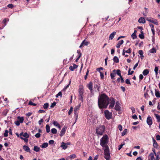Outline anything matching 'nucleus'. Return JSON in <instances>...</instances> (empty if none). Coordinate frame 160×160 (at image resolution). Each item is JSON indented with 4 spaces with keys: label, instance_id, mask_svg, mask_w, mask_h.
Wrapping results in <instances>:
<instances>
[{
    "label": "nucleus",
    "instance_id": "1a4fd4ad",
    "mask_svg": "<svg viewBox=\"0 0 160 160\" xmlns=\"http://www.w3.org/2000/svg\"><path fill=\"white\" fill-rule=\"evenodd\" d=\"M154 155L155 154L153 153H150L148 157V160H156L154 158Z\"/></svg>",
    "mask_w": 160,
    "mask_h": 160
},
{
    "label": "nucleus",
    "instance_id": "ea45409f",
    "mask_svg": "<svg viewBox=\"0 0 160 160\" xmlns=\"http://www.w3.org/2000/svg\"><path fill=\"white\" fill-rule=\"evenodd\" d=\"M53 124L56 127H57L59 124L56 121H53Z\"/></svg>",
    "mask_w": 160,
    "mask_h": 160
},
{
    "label": "nucleus",
    "instance_id": "4d7b16f0",
    "mask_svg": "<svg viewBox=\"0 0 160 160\" xmlns=\"http://www.w3.org/2000/svg\"><path fill=\"white\" fill-rule=\"evenodd\" d=\"M56 105V103L55 102H53L51 104L50 107L52 108H53Z\"/></svg>",
    "mask_w": 160,
    "mask_h": 160
},
{
    "label": "nucleus",
    "instance_id": "72a5a7b5",
    "mask_svg": "<svg viewBox=\"0 0 160 160\" xmlns=\"http://www.w3.org/2000/svg\"><path fill=\"white\" fill-rule=\"evenodd\" d=\"M69 157L71 159H73L76 158V155L75 154H73L69 156Z\"/></svg>",
    "mask_w": 160,
    "mask_h": 160
},
{
    "label": "nucleus",
    "instance_id": "e433bc0d",
    "mask_svg": "<svg viewBox=\"0 0 160 160\" xmlns=\"http://www.w3.org/2000/svg\"><path fill=\"white\" fill-rule=\"evenodd\" d=\"M80 105L78 104L77 106H76L75 108H74V110L76 111H78V110L79 108L80 107Z\"/></svg>",
    "mask_w": 160,
    "mask_h": 160
},
{
    "label": "nucleus",
    "instance_id": "b1692460",
    "mask_svg": "<svg viewBox=\"0 0 160 160\" xmlns=\"http://www.w3.org/2000/svg\"><path fill=\"white\" fill-rule=\"evenodd\" d=\"M116 75V72H113L112 73H110V76L111 77V78L112 79H115V77Z\"/></svg>",
    "mask_w": 160,
    "mask_h": 160
},
{
    "label": "nucleus",
    "instance_id": "39448f33",
    "mask_svg": "<svg viewBox=\"0 0 160 160\" xmlns=\"http://www.w3.org/2000/svg\"><path fill=\"white\" fill-rule=\"evenodd\" d=\"M104 114L106 118L107 119L109 120L112 117V113L109 112L108 110L105 111Z\"/></svg>",
    "mask_w": 160,
    "mask_h": 160
},
{
    "label": "nucleus",
    "instance_id": "a18cd8bd",
    "mask_svg": "<svg viewBox=\"0 0 160 160\" xmlns=\"http://www.w3.org/2000/svg\"><path fill=\"white\" fill-rule=\"evenodd\" d=\"M73 108L72 107H71L70 109L69 110V111L68 112V114L69 115H70L71 113L72 112V111H73Z\"/></svg>",
    "mask_w": 160,
    "mask_h": 160
},
{
    "label": "nucleus",
    "instance_id": "8fccbe9b",
    "mask_svg": "<svg viewBox=\"0 0 160 160\" xmlns=\"http://www.w3.org/2000/svg\"><path fill=\"white\" fill-rule=\"evenodd\" d=\"M142 34H139V37L140 38L142 39L144 38V36L143 34V33H142Z\"/></svg>",
    "mask_w": 160,
    "mask_h": 160
},
{
    "label": "nucleus",
    "instance_id": "5701e85b",
    "mask_svg": "<svg viewBox=\"0 0 160 160\" xmlns=\"http://www.w3.org/2000/svg\"><path fill=\"white\" fill-rule=\"evenodd\" d=\"M154 115H155L156 117V118L157 119V121L158 122H160V116L158 114L155 113L154 114Z\"/></svg>",
    "mask_w": 160,
    "mask_h": 160
},
{
    "label": "nucleus",
    "instance_id": "37998d69",
    "mask_svg": "<svg viewBox=\"0 0 160 160\" xmlns=\"http://www.w3.org/2000/svg\"><path fill=\"white\" fill-rule=\"evenodd\" d=\"M48 103H45L43 105V108L45 109L47 108L48 107Z\"/></svg>",
    "mask_w": 160,
    "mask_h": 160
},
{
    "label": "nucleus",
    "instance_id": "338daca9",
    "mask_svg": "<svg viewBox=\"0 0 160 160\" xmlns=\"http://www.w3.org/2000/svg\"><path fill=\"white\" fill-rule=\"evenodd\" d=\"M144 96L146 98H148L149 97V95L147 92H145V93Z\"/></svg>",
    "mask_w": 160,
    "mask_h": 160
},
{
    "label": "nucleus",
    "instance_id": "7c9ffc66",
    "mask_svg": "<svg viewBox=\"0 0 160 160\" xmlns=\"http://www.w3.org/2000/svg\"><path fill=\"white\" fill-rule=\"evenodd\" d=\"M150 52L151 53H155L156 52V50L154 48H152L150 50Z\"/></svg>",
    "mask_w": 160,
    "mask_h": 160
},
{
    "label": "nucleus",
    "instance_id": "864d4df0",
    "mask_svg": "<svg viewBox=\"0 0 160 160\" xmlns=\"http://www.w3.org/2000/svg\"><path fill=\"white\" fill-rule=\"evenodd\" d=\"M74 114L77 117H77H78V111H76V110H74Z\"/></svg>",
    "mask_w": 160,
    "mask_h": 160
},
{
    "label": "nucleus",
    "instance_id": "c756f323",
    "mask_svg": "<svg viewBox=\"0 0 160 160\" xmlns=\"http://www.w3.org/2000/svg\"><path fill=\"white\" fill-rule=\"evenodd\" d=\"M23 137H24V138H28L29 137V135L27 132H25L23 133Z\"/></svg>",
    "mask_w": 160,
    "mask_h": 160
},
{
    "label": "nucleus",
    "instance_id": "0eeeda50",
    "mask_svg": "<svg viewBox=\"0 0 160 160\" xmlns=\"http://www.w3.org/2000/svg\"><path fill=\"white\" fill-rule=\"evenodd\" d=\"M147 20L150 22L153 23L156 25H158V22L157 20L153 19L151 18H148L147 19Z\"/></svg>",
    "mask_w": 160,
    "mask_h": 160
},
{
    "label": "nucleus",
    "instance_id": "13d9d810",
    "mask_svg": "<svg viewBox=\"0 0 160 160\" xmlns=\"http://www.w3.org/2000/svg\"><path fill=\"white\" fill-rule=\"evenodd\" d=\"M130 109H131L132 113H135V108L133 107H131Z\"/></svg>",
    "mask_w": 160,
    "mask_h": 160
},
{
    "label": "nucleus",
    "instance_id": "9d476101",
    "mask_svg": "<svg viewBox=\"0 0 160 160\" xmlns=\"http://www.w3.org/2000/svg\"><path fill=\"white\" fill-rule=\"evenodd\" d=\"M120 107L119 105V103L118 102H117L116 103L115 109L117 111H119L120 109Z\"/></svg>",
    "mask_w": 160,
    "mask_h": 160
},
{
    "label": "nucleus",
    "instance_id": "f257e3e1",
    "mask_svg": "<svg viewBox=\"0 0 160 160\" xmlns=\"http://www.w3.org/2000/svg\"><path fill=\"white\" fill-rule=\"evenodd\" d=\"M107 96L105 94H102L100 95L98 98V105L100 108H107L109 102L110 105L109 108H112L115 104V101L113 98H111L109 100Z\"/></svg>",
    "mask_w": 160,
    "mask_h": 160
},
{
    "label": "nucleus",
    "instance_id": "a878e982",
    "mask_svg": "<svg viewBox=\"0 0 160 160\" xmlns=\"http://www.w3.org/2000/svg\"><path fill=\"white\" fill-rule=\"evenodd\" d=\"M155 96L157 98H160V92L159 91L155 90Z\"/></svg>",
    "mask_w": 160,
    "mask_h": 160
},
{
    "label": "nucleus",
    "instance_id": "9b49d317",
    "mask_svg": "<svg viewBox=\"0 0 160 160\" xmlns=\"http://www.w3.org/2000/svg\"><path fill=\"white\" fill-rule=\"evenodd\" d=\"M131 52V48H129L127 50H125V48H124L123 50L122 51V55H125V52L130 53Z\"/></svg>",
    "mask_w": 160,
    "mask_h": 160
},
{
    "label": "nucleus",
    "instance_id": "680f3d73",
    "mask_svg": "<svg viewBox=\"0 0 160 160\" xmlns=\"http://www.w3.org/2000/svg\"><path fill=\"white\" fill-rule=\"evenodd\" d=\"M118 128L120 131H122V126L120 124L118 126Z\"/></svg>",
    "mask_w": 160,
    "mask_h": 160
},
{
    "label": "nucleus",
    "instance_id": "2f4dec72",
    "mask_svg": "<svg viewBox=\"0 0 160 160\" xmlns=\"http://www.w3.org/2000/svg\"><path fill=\"white\" fill-rule=\"evenodd\" d=\"M18 118L19 119V121L21 123H22L23 122L24 119L23 117H18Z\"/></svg>",
    "mask_w": 160,
    "mask_h": 160
},
{
    "label": "nucleus",
    "instance_id": "bf43d9fd",
    "mask_svg": "<svg viewBox=\"0 0 160 160\" xmlns=\"http://www.w3.org/2000/svg\"><path fill=\"white\" fill-rule=\"evenodd\" d=\"M35 136L37 138H39L40 136V134L39 133H37L35 134Z\"/></svg>",
    "mask_w": 160,
    "mask_h": 160
},
{
    "label": "nucleus",
    "instance_id": "cd10ccee",
    "mask_svg": "<svg viewBox=\"0 0 160 160\" xmlns=\"http://www.w3.org/2000/svg\"><path fill=\"white\" fill-rule=\"evenodd\" d=\"M113 61L114 62L118 63L119 62V59L116 56H114L113 58Z\"/></svg>",
    "mask_w": 160,
    "mask_h": 160
},
{
    "label": "nucleus",
    "instance_id": "49530a36",
    "mask_svg": "<svg viewBox=\"0 0 160 160\" xmlns=\"http://www.w3.org/2000/svg\"><path fill=\"white\" fill-rule=\"evenodd\" d=\"M28 138H21V139L24 141L25 142H27L28 141Z\"/></svg>",
    "mask_w": 160,
    "mask_h": 160
},
{
    "label": "nucleus",
    "instance_id": "aec40b11",
    "mask_svg": "<svg viewBox=\"0 0 160 160\" xmlns=\"http://www.w3.org/2000/svg\"><path fill=\"white\" fill-rule=\"evenodd\" d=\"M153 141V147L155 148H157L158 147V143L156 141L153 139L152 138Z\"/></svg>",
    "mask_w": 160,
    "mask_h": 160
},
{
    "label": "nucleus",
    "instance_id": "4c0bfd02",
    "mask_svg": "<svg viewBox=\"0 0 160 160\" xmlns=\"http://www.w3.org/2000/svg\"><path fill=\"white\" fill-rule=\"evenodd\" d=\"M28 104L33 106H36L37 105L36 104L33 103V102L31 101H29V102H28Z\"/></svg>",
    "mask_w": 160,
    "mask_h": 160
},
{
    "label": "nucleus",
    "instance_id": "0e129e2a",
    "mask_svg": "<svg viewBox=\"0 0 160 160\" xmlns=\"http://www.w3.org/2000/svg\"><path fill=\"white\" fill-rule=\"evenodd\" d=\"M100 77L101 79H103L104 78V75L102 72H100Z\"/></svg>",
    "mask_w": 160,
    "mask_h": 160
},
{
    "label": "nucleus",
    "instance_id": "de8ad7c7",
    "mask_svg": "<svg viewBox=\"0 0 160 160\" xmlns=\"http://www.w3.org/2000/svg\"><path fill=\"white\" fill-rule=\"evenodd\" d=\"M62 92H60L58 93V94H57L56 95V97L58 98L59 96H62Z\"/></svg>",
    "mask_w": 160,
    "mask_h": 160
},
{
    "label": "nucleus",
    "instance_id": "f03ea898",
    "mask_svg": "<svg viewBox=\"0 0 160 160\" xmlns=\"http://www.w3.org/2000/svg\"><path fill=\"white\" fill-rule=\"evenodd\" d=\"M108 138L107 135H105L101 138L100 141V144L103 148L105 158L107 160L110 158L109 150L107 145Z\"/></svg>",
    "mask_w": 160,
    "mask_h": 160
},
{
    "label": "nucleus",
    "instance_id": "393cba45",
    "mask_svg": "<svg viewBox=\"0 0 160 160\" xmlns=\"http://www.w3.org/2000/svg\"><path fill=\"white\" fill-rule=\"evenodd\" d=\"M40 148L37 146H35L33 148V150L36 152H38L40 151Z\"/></svg>",
    "mask_w": 160,
    "mask_h": 160
},
{
    "label": "nucleus",
    "instance_id": "c9c22d12",
    "mask_svg": "<svg viewBox=\"0 0 160 160\" xmlns=\"http://www.w3.org/2000/svg\"><path fill=\"white\" fill-rule=\"evenodd\" d=\"M131 70V68H129L128 71V75L132 74L134 72V71H132L131 72H130Z\"/></svg>",
    "mask_w": 160,
    "mask_h": 160
},
{
    "label": "nucleus",
    "instance_id": "473e14b6",
    "mask_svg": "<svg viewBox=\"0 0 160 160\" xmlns=\"http://www.w3.org/2000/svg\"><path fill=\"white\" fill-rule=\"evenodd\" d=\"M51 132L53 134H56L57 132V130L55 128H52L51 129Z\"/></svg>",
    "mask_w": 160,
    "mask_h": 160
},
{
    "label": "nucleus",
    "instance_id": "bb28decb",
    "mask_svg": "<svg viewBox=\"0 0 160 160\" xmlns=\"http://www.w3.org/2000/svg\"><path fill=\"white\" fill-rule=\"evenodd\" d=\"M48 146V143L47 142L43 143L41 146L42 148H45Z\"/></svg>",
    "mask_w": 160,
    "mask_h": 160
},
{
    "label": "nucleus",
    "instance_id": "3c124183",
    "mask_svg": "<svg viewBox=\"0 0 160 160\" xmlns=\"http://www.w3.org/2000/svg\"><path fill=\"white\" fill-rule=\"evenodd\" d=\"M89 72V70L88 69L87 70V72L86 73L85 76V79H86L87 78V76L88 75V73Z\"/></svg>",
    "mask_w": 160,
    "mask_h": 160
},
{
    "label": "nucleus",
    "instance_id": "20e7f679",
    "mask_svg": "<svg viewBox=\"0 0 160 160\" xmlns=\"http://www.w3.org/2000/svg\"><path fill=\"white\" fill-rule=\"evenodd\" d=\"M83 87L82 85H80L79 86V99L81 100V101H83V97L82 96L83 95Z\"/></svg>",
    "mask_w": 160,
    "mask_h": 160
},
{
    "label": "nucleus",
    "instance_id": "f8f14e48",
    "mask_svg": "<svg viewBox=\"0 0 160 160\" xmlns=\"http://www.w3.org/2000/svg\"><path fill=\"white\" fill-rule=\"evenodd\" d=\"M23 148L25 151L27 152H30V150L28 147L26 145H24L23 147Z\"/></svg>",
    "mask_w": 160,
    "mask_h": 160
},
{
    "label": "nucleus",
    "instance_id": "052dcab7",
    "mask_svg": "<svg viewBox=\"0 0 160 160\" xmlns=\"http://www.w3.org/2000/svg\"><path fill=\"white\" fill-rule=\"evenodd\" d=\"M125 82L127 84H131L129 80L128 79L126 80Z\"/></svg>",
    "mask_w": 160,
    "mask_h": 160
},
{
    "label": "nucleus",
    "instance_id": "ddd939ff",
    "mask_svg": "<svg viewBox=\"0 0 160 160\" xmlns=\"http://www.w3.org/2000/svg\"><path fill=\"white\" fill-rule=\"evenodd\" d=\"M78 66L75 64H74L73 66H71L69 67V69L71 71H73L74 69L77 68Z\"/></svg>",
    "mask_w": 160,
    "mask_h": 160
},
{
    "label": "nucleus",
    "instance_id": "603ef678",
    "mask_svg": "<svg viewBox=\"0 0 160 160\" xmlns=\"http://www.w3.org/2000/svg\"><path fill=\"white\" fill-rule=\"evenodd\" d=\"M139 62V61H138V62L134 66L133 68V69L135 70V68L137 67L138 66V62Z\"/></svg>",
    "mask_w": 160,
    "mask_h": 160
},
{
    "label": "nucleus",
    "instance_id": "a211bd4d",
    "mask_svg": "<svg viewBox=\"0 0 160 160\" xmlns=\"http://www.w3.org/2000/svg\"><path fill=\"white\" fill-rule=\"evenodd\" d=\"M61 147L63 149H65L67 148V144L64 142H62L61 143Z\"/></svg>",
    "mask_w": 160,
    "mask_h": 160
},
{
    "label": "nucleus",
    "instance_id": "6e6552de",
    "mask_svg": "<svg viewBox=\"0 0 160 160\" xmlns=\"http://www.w3.org/2000/svg\"><path fill=\"white\" fill-rule=\"evenodd\" d=\"M67 128V127L64 126V127L62 129L60 134V135L61 137H62L64 135Z\"/></svg>",
    "mask_w": 160,
    "mask_h": 160
},
{
    "label": "nucleus",
    "instance_id": "79ce46f5",
    "mask_svg": "<svg viewBox=\"0 0 160 160\" xmlns=\"http://www.w3.org/2000/svg\"><path fill=\"white\" fill-rule=\"evenodd\" d=\"M131 37L133 39H135L136 38L137 36L136 35V34L134 33H133L131 35Z\"/></svg>",
    "mask_w": 160,
    "mask_h": 160
},
{
    "label": "nucleus",
    "instance_id": "2eb2a0df",
    "mask_svg": "<svg viewBox=\"0 0 160 160\" xmlns=\"http://www.w3.org/2000/svg\"><path fill=\"white\" fill-rule=\"evenodd\" d=\"M138 22L140 23H145V20L144 18L141 17L138 19Z\"/></svg>",
    "mask_w": 160,
    "mask_h": 160
},
{
    "label": "nucleus",
    "instance_id": "c85d7f7f",
    "mask_svg": "<svg viewBox=\"0 0 160 160\" xmlns=\"http://www.w3.org/2000/svg\"><path fill=\"white\" fill-rule=\"evenodd\" d=\"M46 131L48 133L50 131V127L49 125L48 124L46 125Z\"/></svg>",
    "mask_w": 160,
    "mask_h": 160
},
{
    "label": "nucleus",
    "instance_id": "7ed1b4c3",
    "mask_svg": "<svg viewBox=\"0 0 160 160\" xmlns=\"http://www.w3.org/2000/svg\"><path fill=\"white\" fill-rule=\"evenodd\" d=\"M105 128L103 126H100L96 129V132L98 134L102 135L104 131Z\"/></svg>",
    "mask_w": 160,
    "mask_h": 160
},
{
    "label": "nucleus",
    "instance_id": "c03bdc74",
    "mask_svg": "<svg viewBox=\"0 0 160 160\" xmlns=\"http://www.w3.org/2000/svg\"><path fill=\"white\" fill-rule=\"evenodd\" d=\"M127 132V129H125L123 131V132L122 133V136H124L125 135L126 133Z\"/></svg>",
    "mask_w": 160,
    "mask_h": 160
},
{
    "label": "nucleus",
    "instance_id": "f3484780",
    "mask_svg": "<svg viewBox=\"0 0 160 160\" xmlns=\"http://www.w3.org/2000/svg\"><path fill=\"white\" fill-rule=\"evenodd\" d=\"M123 40H121L119 41L117 44L116 47L118 48H119L120 47V46L123 43Z\"/></svg>",
    "mask_w": 160,
    "mask_h": 160
},
{
    "label": "nucleus",
    "instance_id": "5fc2aeb1",
    "mask_svg": "<svg viewBox=\"0 0 160 160\" xmlns=\"http://www.w3.org/2000/svg\"><path fill=\"white\" fill-rule=\"evenodd\" d=\"M7 6L9 8H12L13 7V5L12 4H10L8 5Z\"/></svg>",
    "mask_w": 160,
    "mask_h": 160
},
{
    "label": "nucleus",
    "instance_id": "58836bf2",
    "mask_svg": "<svg viewBox=\"0 0 160 160\" xmlns=\"http://www.w3.org/2000/svg\"><path fill=\"white\" fill-rule=\"evenodd\" d=\"M158 68L156 66L155 67V69H154V71L155 72L156 75H157L158 74Z\"/></svg>",
    "mask_w": 160,
    "mask_h": 160
},
{
    "label": "nucleus",
    "instance_id": "6ab92c4d",
    "mask_svg": "<svg viewBox=\"0 0 160 160\" xmlns=\"http://www.w3.org/2000/svg\"><path fill=\"white\" fill-rule=\"evenodd\" d=\"M112 72H115L116 74H117L119 76L121 75V71L119 69H114L113 70Z\"/></svg>",
    "mask_w": 160,
    "mask_h": 160
},
{
    "label": "nucleus",
    "instance_id": "4be33fe9",
    "mask_svg": "<svg viewBox=\"0 0 160 160\" xmlns=\"http://www.w3.org/2000/svg\"><path fill=\"white\" fill-rule=\"evenodd\" d=\"M149 72V70L146 69H145V70H144V71H143V72H142V74L146 76V75H147V74H148Z\"/></svg>",
    "mask_w": 160,
    "mask_h": 160
},
{
    "label": "nucleus",
    "instance_id": "a19ab883",
    "mask_svg": "<svg viewBox=\"0 0 160 160\" xmlns=\"http://www.w3.org/2000/svg\"><path fill=\"white\" fill-rule=\"evenodd\" d=\"M8 130H6L5 131V132L4 134V136L5 137H6L8 136Z\"/></svg>",
    "mask_w": 160,
    "mask_h": 160
},
{
    "label": "nucleus",
    "instance_id": "e2e57ef3",
    "mask_svg": "<svg viewBox=\"0 0 160 160\" xmlns=\"http://www.w3.org/2000/svg\"><path fill=\"white\" fill-rule=\"evenodd\" d=\"M54 141L52 140H50L49 141V144H52L54 143Z\"/></svg>",
    "mask_w": 160,
    "mask_h": 160
},
{
    "label": "nucleus",
    "instance_id": "09e8293b",
    "mask_svg": "<svg viewBox=\"0 0 160 160\" xmlns=\"http://www.w3.org/2000/svg\"><path fill=\"white\" fill-rule=\"evenodd\" d=\"M82 42H84L83 45L85 46H87L89 43L88 42L86 41L85 40H84Z\"/></svg>",
    "mask_w": 160,
    "mask_h": 160
},
{
    "label": "nucleus",
    "instance_id": "774afa93",
    "mask_svg": "<svg viewBox=\"0 0 160 160\" xmlns=\"http://www.w3.org/2000/svg\"><path fill=\"white\" fill-rule=\"evenodd\" d=\"M156 139L157 140H160V136L159 135H157L156 136Z\"/></svg>",
    "mask_w": 160,
    "mask_h": 160
},
{
    "label": "nucleus",
    "instance_id": "69168bd1",
    "mask_svg": "<svg viewBox=\"0 0 160 160\" xmlns=\"http://www.w3.org/2000/svg\"><path fill=\"white\" fill-rule=\"evenodd\" d=\"M103 70V68H102V67H100V68H98L97 69V70L99 72H100V70Z\"/></svg>",
    "mask_w": 160,
    "mask_h": 160
},
{
    "label": "nucleus",
    "instance_id": "6e6d98bb",
    "mask_svg": "<svg viewBox=\"0 0 160 160\" xmlns=\"http://www.w3.org/2000/svg\"><path fill=\"white\" fill-rule=\"evenodd\" d=\"M82 55V53H80V55L77 58L76 60V62H77L79 59L81 57V56Z\"/></svg>",
    "mask_w": 160,
    "mask_h": 160
},
{
    "label": "nucleus",
    "instance_id": "f704fd0d",
    "mask_svg": "<svg viewBox=\"0 0 160 160\" xmlns=\"http://www.w3.org/2000/svg\"><path fill=\"white\" fill-rule=\"evenodd\" d=\"M125 143L124 142H122L121 144L120 145L118 146V150H120L122 148V146H124L125 145Z\"/></svg>",
    "mask_w": 160,
    "mask_h": 160
},
{
    "label": "nucleus",
    "instance_id": "4468645a",
    "mask_svg": "<svg viewBox=\"0 0 160 160\" xmlns=\"http://www.w3.org/2000/svg\"><path fill=\"white\" fill-rule=\"evenodd\" d=\"M116 34V32H112L110 35L109 37V40L112 39L114 37V36Z\"/></svg>",
    "mask_w": 160,
    "mask_h": 160
},
{
    "label": "nucleus",
    "instance_id": "dca6fc26",
    "mask_svg": "<svg viewBox=\"0 0 160 160\" xmlns=\"http://www.w3.org/2000/svg\"><path fill=\"white\" fill-rule=\"evenodd\" d=\"M155 155L156 156V160H158L160 159V152H159L156 153L154 152Z\"/></svg>",
    "mask_w": 160,
    "mask_h": 160
},
{
    "label": "nucleus",
    "instance_id": "412c9836",
    "mask_svg": "<svg viewBox=\"0 0 160 160\" xmlns=\"http://www.w3.org/2000/svg\"><path fill=\"white\" fill-rule=\"evenodd\" d=\"M87 86L88 88L92 91V82H90L87 85Z\"/></svg>",
    "mask_w": 160,
    "mask_h": 160
},
{
    "label": "nucleus",
    "instance_id": "423d86ee",
    "mask_svg": "<svg viewBox=\"0 0 160 160\" xmlns=\"http://www.w3.org/2000/svg\"><path fill=\"white\" fill-rule=\"evenodd\" d=\"M147 122L149 125H151L152 123V120L151 117L148 116L147 120Z\"/></svg>",
    "mask_w": 160,
    "mask_h": 160
}]
</instances>
